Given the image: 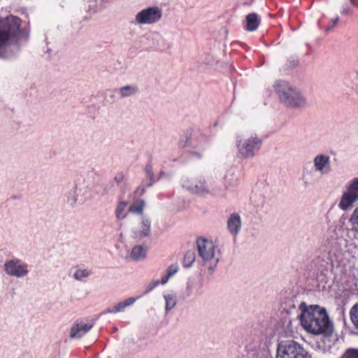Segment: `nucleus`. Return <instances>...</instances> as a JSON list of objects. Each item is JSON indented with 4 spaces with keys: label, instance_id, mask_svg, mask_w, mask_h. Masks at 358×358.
<instances>
[{
    "label": "nucleus",
    "instance_id": "nucleus-16",
    "mask_svg": "<svg viewBox=\"0 0 358 358\" xmlns=\"http://www.w3.org/2000/svg\"><path fill=\"white\" fill-rule=\"evenodd\" d=\"M93 323L85 324L82 322L73 324L71 329L70 336L72 338H79L88 332L93 327Z\"/></svg>",
    "mask_w": 358,
    "mask_h": 358
},
{
    "label": "nucleus",
    "instance_id": "nucleus-36",
    "mask_svg": "<svg viewBox=\"0 0 358 358\" xmlns=\"http://www.w3.org/2000/svg\"><path fill=\"white\" fill-rule=\"evenodd\" d=\"M292 358H311V355L303 347H301L300 350H298L296 354H294Z\"/></svg>",
    "mask_w": 358,
    "mask_h": 358
},
{
    "label": "nucleus",
    "instance_id": "nucleus-39",
    "mask_svg": "<svg viewBox=\"0 0 358 358\" xmlns=\"http://www.w3.org/2000/svg\"><path fill=\"white\" fill-rule=\"evenodd\" d=\"M124 180V175L122 173H118L114 178V181L117 184H120Z\"/></svg>",
    "mask_w": 358,
    "mask_h": 358
},
{
    "label": "nucleus",
    "instance_id": "nucleus-1",
    "mask_svg": "<svg viewBox=\"0 0 358 358\" xmlns=\"http://www.w3.org/2000/svg\"><path fill=\"white\" fill-rule=\"evenodd\" d=\"M21 20L10 15L0 21V58L10 59L20 50L19 41L28 38V33L20 29Z\"/></svg>",
    "mask_w": 358,
    "mask_h": 358
},
{
    "label": "nucleus",
    "instance_id": "nucleus-24",
    "mask_svg": "<svg viewBox=\"0 0 358 358\" xmlns=\"http://www.w3.org/2000/svg\"><path fill=\"white\" fill-rule=\"evenodd\" d=\"M259 24L258 15L256 13H250L246 16V30L249 31H255Z\"/></svg>",
    "mask_w": 358,
    "mask_h": 358
},
{
    "label": "nucleus",
    "instance_id": "nucleus-32",
    "mask_svg": "<svg viewBox=\"0 0 358 358\" xmlns=\"http://www.w3.org/2000/svg\"><path fill=\"white\" fill-rule=\"evenodd\" d=\"M78 189L74 187L69 191L67 194V203L71 206H73L78 201Z\"/></svg>",
    "mask_w": 358,
    "mask_h": 358
},
{
    "label": "nucleus",
    "instance_id": "nucleus-31",
    "mask_svg": "<svg viewBox=\"0 0 358 358\" xmlns=\"http://www.w3.org/2000/svg\"><path fill=\"white\" fill-rule=\"evenodd\" d=\"M196 293V285L193 280H188L186 283L183 294L185 298H189Z\"/></svg>",
    "mask_w": 358,
    "mask_h": 358
},
{
    "label": "nucleus",
    "instance_id": "nucleus-11",
    "mask_svg": "<svg viewBox=\"0 0 358 358\" xmlns=\"http://www.w3.org/2000/svg\"><path fill=\"white\" fill-rule=\"evenodd\" d=\"M3 270L8 276L22 278L29 273L28 264L18 258H12L5 262Z\"/></svg>",
    "mask_w": 358,
    "mask_h": 358
},
{
    "label": "nucleus",
    "instance_id": "nucleus-40",
    "mask_svg": "<svg viewBox=\"0 0 358 358\" xmlns=\"http://www.w3.org/2000/svg\"><path fill=\"white\" fill-rule=\"evenodd\" d=\"M298 64V61L296 59H293L292 60H289L288 62L286 64V66L287 69H292L296 66Z\"/></svg>",
    "mask_w": 358,
    "mask_h": 358
},
{
    "label": "nucleus",
    "instance_id": "nucleus-22",
    "mask_svg": "<svg viewBox=\"0 0 358 358\" xmlns=\"http://www.w3.org/2000/svg\"><path fill=\"white\" fill-rule=\"evenodd\" d=\"M148 39L151 41V47L153 48H161L164 46L165 40L162 36L158 32H152L148 36Z\"/></svg>",
    "mask_w": 358,
    "mask_h": 358
},
{
    "label": "nucleus",
    "instance_id": "nucleus-15",
    "mask_svg": "<svg viewBox=\"0 0 358 358\" xmlns=\"http://www.w3.org/2000/svg\"><path fill=\"white\" fill-rule=\"evenodd\" d=\"M313 166L316 171L327 175L331 171L330 157L325 154H318L313 158Z\"/></svg>",
    "mask_w": 358,
    "mask_h": 358
},
{
    "label": "nucleus",
    "instance_id": "nucleus-42",
    "mask_svg": "<svg viewBox=\"0 0 358 358\" xmlns=\"http://www.w3.org/2000/svg\"><path fill=\"white\" fill-rule=\"evenodd\" d=\"M158 177H160V180L164 178H170L171 177V175L168 173H166L165 171L161 170L159 173V174H157Z\"/></svg>",
    "mask_w": 358,
    "mask_h": 358
},
{
    "label": "nucleus",
    "instance_id": "nucleus-19",
    "mask_svg": "<svg viewBox=\"0 0 358 358\" xmlns=\"http://www.w3.org/2000/svg\"><path fill=\"white\" fill-rule=\"evenodd\" d=\"M136 298L130 297L125 301H120L116 306L107 308L104 311V313L116 314L117 313L123 312L127 307L132 306L136 301Z\"/></svg>",
    "mask_w": 358,
    "mask_h": 358
},
{
    "label": "nucleus",
    "instance_id": "nucleus-9",
    "mask_svg": "<svg viewBox=\"0 0 358 358\" xmlns=\"http://www.w3.org/2000/svg\"><path fill=\"white\" fill-rule=\"evenodd\" d=\"M181 185L182 188L185 189L192 194L199 195L215 194L214 189L211 188L206 183L205 179L201 177H183L181 180Z\"/></svg>",
    "mask_w": 358,
    "mask_h": 358
},
{
    "label": "nucleus",
    "instance_id": "nucleus-38",
    "mask_svg": "<svg viewBox=\"0 0 358 358\" xmlns=\"http://www.w3.org/2000/svg\"><path fill=\"white\" fill-rule=\"evenodd\" d=\"M178 271V266L177 264H171L166 269V275L169 277L173 276Z\"/></svg>",
    "mask_w": 358,
    "mask_h": 358
},
{
    "label": "nucleus",
    "instance_id": "nucleus-45",
    "mask_svg": "<svg viewBox=\"0 0 358 358\" xmlns=\"http://www.w3.org/2000/svg\"><path fill=\"white\" fill-rule=\"evenodd\" d=\"M350 3L353 7L358 8V0H350Z\"/></svg>",
    "mask_w": 358,
    "mask_h": 358
},
{
    "label": "nucleus",
    "instance_id": "nucleus-28",
    "mask_svg": "<svg viewBox=\"0 0 358 358\" xmlns=\"http://www.w3.org/2000/svg\"><path fill=\"white\" fill-rule=\"evenodd\" d=\"M248 350L251 351V358H270L268 351L263 348L259 347L258 348H255L252 350L249 346H248Z\"/></svg>",
    "mask_w": 358,
    "mask_h": 358
},
{
    "label": "nucleus",
    "instance_id": "nucleus-37",
    "mask_svg": "<svg viewBox=\"0 0 358 358\" xmlns=\"http://www.w3.org/2000/svg\"><path fill=\"white\" fill-rule=\"evenodd\" d=\"M159 285V280H154L149 282L148 285L146 286V289L144 292L145 294H148L151 291H152L156 287H157Z\"/></svg>",
    "mask_w": 358,
    "mask_h": 358
},
{
    "label": "nucleus",
    "instance_id": "nucleus-33",
    "mask_svg": "<svg viewBox=\"0 0 358 358\" xmlns=\"http://www.w3.org/2000/svg\"><path fill=\"white\" fill-rule=\"evenodd\" d=\"M350 222L352 226V229L358 232V206L353 210L350 217Z\"/></svg>",
    "mask_w": 358,
    "mask_h": 358
},
{
    "label": "nucleus",
    "instance_id": "nucleus-14",
    "mask_svg": "<svg viewBox=\"0 0 358 358\" xmlns=\"http://www.w3.org/2000/svg\"><path fill=\"white\" fill-rule=\"evenodd\" d=\"M151 234V220L147 216H142L138 228L132 230V237L137 241L149 237Z\"/></svg>",
    "mask_w": 358,
    "mask_h": 358
},
{
    "label": "nucleus",
    "instance_id": "nucleus-46",
    "mask_svg": "<svg viewBox=\"0 0 358 358\" xmlns=\"http://www.w3.org/2000/svg\"><path fill=\"white\" fill-rule=\"evenodd\" d=\"M357 76H358V71H357Z\"/></svg>",
    "mask_w": 358,
    "mask_h": 358
},
{
    "label": "nucleus",
    "instance_id": "nucleus-3",
    "mask_svg": "<svg viewBox=\"0 0 358 358\" xmlns=\"http://www.w3.org/2000/svg\"><path fill=\"white\" fill-rule=\"evenodd\" d=\"M343 256L341 244L336 240L331 241L328 245L324 246L320 254L314 259L313 263L318 271L323 273L331 271L335 266H338Z\"/></svg>",
    "mask_w": 358,
    "mask_h": 358
},
{
    "label": "nucleus",
    "instance_id": "nucleus-41",
    "mask_svg": "<svg viewBox=\"0 0 358 358\" xmlns=\"http://www.w3.org/2000/svg\"><path fill=\"white\" fill-rule=\"evenodd\" d=\"M341 12L343 15H348V14L352 13V10L350 9V8L346 4H345L342 6V9H341Z\"/></svg>",
    "mask_w": 358,
    "mask_h": 358
},
{
    "label": "nucleus",
    "instance_id": "nucleus-29",
    "mask_svg": "<svg viewBox=\"0 0 358 358\" xmlns=\"http://www.w3.org/2000/svg\"><path fill=\"white\" fill-rule=\"evenodd\" d=\"M164 298L165 300V312L166 314H168V313L176 305V298L173 294H164Z\"/></svg>",
    "mask_w": 358,
    "mask_h": 358
},
{
    "label": "nucleus",
    "instance_id": "nucleus-21",
    "mask_svg": "<svg viewBox=\"0 0 358 358\" xmlns=\"http://www.w3.org/2000/svg\"><path fill=\"white\" fill-rule=\"evenodd\" d=\"M148 247L146 245H136L132 248L130 256L133 259L138 261L146 257Z\"/></svg>",
    "mask_w": 358,
    "mask_h": 358
},
{
    "label": "nucleus",
    "instance_id": "nucleus-20",
    "mask_svg": "<svg viewBox=\"0 0 358 358\" xmlns=\"http://www.w3.org/2000/svg\"><path fill=\"white\" fill-rule=\"evenodd\" d=\"M239 184V177L234 170L227 171L224 177V185L228 189H232Z\"/></svg>",
    "mask_w": 358,
    "mask_h": 358
},
{
    "label": "nucleus",
    "instance_id": "nucleus-8",
    "mask_svg": "<svg viewBox=\"0 0 358 358\" xmlns=\"http://www.w3.org/2000/svg\"><path fill=\"white\" fill-rule=\"evenodd\" d=\"M358 201V178H354L345 185V190L343 192L338 203V208L346 211Z\"/></svg>",
    "mask_w": 358,
    "mask_h": 358
},
{
    "label": "nucleus",
    "instance_id": "nucleus-44",
    "mask_svg": "<svg viewBox=\"0 0 358 358\" xmlns=\"http://www.w3.org/2000/svg\"><path fill=\"white\" fill-rule=\"evenodd\" d=\"M339 17L336 16L335 18L332 19V25L327 27V31L330 30L334 26H335L338 22Z\"/></svg>",
    "mask_w": 358,
    "mask_h": 358
},
{
    "label": "nucleus",
    "instance_id": "nucleus-4",
    "mask_svg": "<svg viewBox=\"0 0 358 358\" xmlns=\"http://www.w3.org/2000/svg\"><path fill=\"white\" fill-rule=\"evenodd\" d=\"M280 101L285 106L294 108L306 107L307 102L306 98L300 91L285 80H278L274 85Z\"/></svg>",
    "mask_w": 358,
    "mask_h": 358
},
{
    "label": "nucleus",
    "instance_id": "nucleus-18",
    "mask_svg": "<svg viewBox=\"0 0 358 358\" xmlns=\"http://www.w3.org/2000/svg\"><path fill=\"white\" fill-rule=\"evenodd\" d=\"M241 228V219L238 213H232L227 220V229L231 234L236 235Z\"/></svg>",
    "mask_w": 358,
    "mask_h": 358
},
{
    "label": "nucleus",
    "instance_id": "nucleus-34",
    "mask_svg": "<svg viewBox=\"0 0 358 358\" xmlns=\"http://www.w3.org/2000/svg\"><path fill=\"white\" fill-rule=\"evenodd\" d=\"M90 275L91 272L87 269H78L75 271L73 277L76 280L80 281Z\"/></svg>",
    "mask_w": 358,
    "mask_h": 358
},
{
    "label": "nucleus",
    "instance_id": "nucleus-25",
    "mask_svg": "<svg viewBox=\"0 0 358 358\" xmlns=\"http://www.w3.org/2000/svg\"><path fill=\"white\" fill-rule=\"evenodd\" d=\"M138 92V88L135 85H125L119 89L121 98L130 97Z\"/></svg>",
    "mask_w": 358,
    "mask_h": 358
},
{
    "label": "nucleus",
    "instance_id": "nucleus-13",
    "mask_svg": "<svg viewBox=\"0 0 358 358\" xmlns=\"http://www.w3.org/2000/svg\"><path fill=\"white\" fill-rule=\"evenodd\" d=\"M301 347L293 340L282 341L278 345L276 358H292Z\"/></svg>",
    "mask_w": 358,
    "mask_h": 358
},
{
    "label": "nucleus",
    "instance_id": "nucleus-5",
    "mask_svg": "<svg viewBox=\"0 0 358 358\" xmlns=\"http://www.w3.org/2000/svg\"><path fill=\"white\" fill-rule=\"evenodd\" d=\"M196 246L201 264L208 268L210 274H212L220 259V250L211 240L204 238L197 239Z\"/></svg>",
    "mask_w": 358,
    "mask_h": 358
},
{
    "label": "nucleus",
    "instance_id": "nucleus-12",
    "mask_svg": "<svg viewBox=\"0 0 358 358\" xmlns=\"http://www.w3.org/2000/svg\"><path fill=\"white\" fill-rule=\"evenodd\" d=\"M145 172V182L141 186L138 187L136 190V194L138 196L143 195L146 188L152 187L155 183L160 180L157 174H155L154 171L153 164L151 160H148L144 167Z\"/></svg>",
    "mask_w": 358,
    "mask_h": 358
},
{
    "label": "nucleus",
    "instance_id": "nucleus-35",
    "mask_svg": "<svg viewBox=\"0 0 358 358\" xmlns=\"http://www.w3.org/2000/svg\"><path fill=\"white\" fill-rule=\"evenodd\" d=\"M350 317L352 324L358 329V304L355 305L350 310Z\"/></svg>",
    "mask_w": 358,
    "mask_h": 358
},
{
    "label": "nucleus",
    "instance_id": "nucleus-26",
    "mask_svg": "<svg viewBox=\"0 0 358 358\" xmlns=\"http://www.w3.org/2000/svg\"><path fill=\"white\" fill-rule=\"evenodd\" d=\"M128 202L124 201H120L117 203L115 209V217L118 220L124 219L127 215V208Z\"/></svg>",
    "mask_w": 358,
    "mask_h": 358
},
{
    "label": "nucleus",
    "instance_id": "nucleus-43",
    "mask_svg": "<svg viewBox=\"0 0 358 358\" xmlns=\"http://www.w3.org/2000/svg\"><path fill=\"white\" fill-rule=\"evenodd\" d=\"M170 278L171 277L166 274L162 278L161 281H159V283H161L162 285H165L166 283H167Z\"/></svg>",
    "mask_w": 358,
    "mask_h": 358
},
{
    "label": "nucleus",
    "instance_id": "nucleus-6",
    "mask_svg": "<svg viewBox=\"0 0 358 358\" xmlns=\"http://www.w3.org/2000/svg\"><path fill=\"white\" fill-rule=\"evenodd\" d=\"M207 145L208 138L199 129L192 130L187 134L185 140L180 139L179 141L180 147L189 148V152L198 159L202 157Z\"/></svg>",
    "mask_w": 358,
    "mask_h": 358
},
{
    "label": "nucleus",
    "instance_id": "nucleus-2",
    "mask_svg": "<svg viewBox=\"0 0 358 358\" xmlns=\"http://www.w3.org/2000/svg\"><path fill=\"white\" fill-rule=\"evenodd\" d=\"M297 315L302 327L313 334H331L333 331L332 324L324 308L317 305L308 307L304 302L299 303Z\"/></svg>",
    "mask_w": 358,
    "mask_h": 358
},
{
    "label": "nucleus",
    "instance_id": "nucleus-7",
    "mask_svg": "<svg viewBox=\"0 0 358 358\" xmlns=\"http://www.w3.org/2000/svg\"><path fill=\"white\" fill-rule=\"evenodd\" d=\"M236 148L244 158H252L260 150L262 141L255 134H244L236 137Z\"/></svg>",
    "mask_w": 358,
    "mask_h": 358
},
{
    "label": "nucleus",
    "instance_id": "nucleus-10",
    "mask_svg": "<svg viewBox=\"0 0 358 358\" xmlns=\"http://www.w3.org/2000/svg\"><path fill=\"white\" fill-rule=\"evenodd\" d=\"M162 17V10L157 6H150L138 12L134 20V24L145 25L158 22Z\"/></svg>",
    "mask_w": 358,
    "mask_h": 358
},
{
    "label": "nucleus",
    "instance_id": "nucleus-17",
    "mask_svg": "<svg viewBox=\"0 0 358 358\" xmlns=\"http://www.w3.org/2000/svg\"><path fill=\"white\" fill-rule=\"evenodd\" d=\"M315 169L303 168L301 173V180L306 187L315 185L319 181Z\"/></svg>",
    "mask_w": 358,
    "mask_h": 358
},
{
    "label": "nucleus",
    "instance_id": "nucleus-30",
    "mask_svg": "<svg viewBox=\"0 0 358 358\" xmlns=\"http://www.w3.org/2000/svg\"><path fill=\"white\" fill-rule=\"evenodd\" d=\"M196 259V254L194 251L188 250L183 259L182 265L185 268H189L192 266V264L195 262Z\"/></svg>",
    "mask_w": 358,
    "mask_h": 358
},
{
    "label": "nucleus",
    "instance_id": "nucleus-27",
    "mask_svg": "<svg viewBox=\"0 0 358 358\" xmlns=\"http://www.w3.org/2000/svg\"><path fill=\"white\" fill-rule=\"evenodd\" d=\"M145 206V202L143 199H138L134 201L129 207V210L131 213L141 215L142 216L143 214V209Z\"/></svg>",
    "mask_w": 358,
    "mask_h": 358
},
{
    "label": "nucleus",
    "instance_id": "nucleus-23",
    "mask_svg": "<svg viewBox=\"0 0 358 358\" xmlns=\"http://www.w3.org/2000/svg\"><path fill=\"white\" fill-rule=\"evenodd\" d=\"M296 301V297L292 296L286 299L281 303V307L283 311H285L287 314H292L293 310H296V305L299 306V303Z\"/></svg>",
    "mask_w": 358,
    "mask_h": 358
}]
</instances>
